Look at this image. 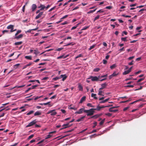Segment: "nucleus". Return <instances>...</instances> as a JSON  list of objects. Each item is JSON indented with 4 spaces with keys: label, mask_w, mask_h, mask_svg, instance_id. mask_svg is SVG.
<instances>
[{
    "label": "nucleus",
    "mask_w": 146,
    "mask_h": 146,
    "mask_svg": "<svg viewBox=\"0 0 146 146\" xmlns=\"http://www.w3.org/2000/svg\"><path fill=\"white\" fill-rule=\"evenodd\" d=\"M84 112L87 113V115L88 116L92 115L95 112L94 108H92L88 110L84 111Z\"/></svg>",
    "instance_id": "nucleus-1"
},
{
    "label": "nucleus",
    "mask_w": 146,
    "mask_h": 146,
    "mask_svg": "<svg viewBox=\"0 0 146 146\" xmlns=\"http://www.w3.org/2000/svg\"><path fill=\"white\" fill-rule=\"evenodd\" d=\"M91 79L92 81H98V80L99 78L97 76H90L88 78V79Z\"/></svg>",
    "instance_id": "nucleus-2"
},
{
    "label": "nucleus",
    "mask_w": 146,
    "mask_h": 146,
    "mask_svg": "<svg viewBox=\"0 0 146 146\" xmlns=\"http://www.w3.org/2000/svg\"><path fill=\"white\" fill-rule=\"evenodd\" d=\"M36 123V120H34L29 123V124L26 126V127H30L35 125Z\"/></svg>",
    "instance_id": "nucleus-3"
},
{
    "label": "nucleus",
    "mask_w": 146,
    "mask_h": 146,
    "mask_svg": "<svg viewBox=\"0 0 146 146\" xmlns=\"http://www.w3.org/2000/svg\"><path fill=\"white\" fill-rule=\"evenodd\" d=\"M86 110H85L84 108H82L80 109L78 111H76L75 112V114H80L82 113L83 111L84 112V111Z\"/></svg>",
    "instance_id": "nucleus-4"
},
{
    "label": "nucleus",
    "mask_w": 146,
    "mask_h": 146,
    "mask_svg": "<svg viewBox=\"0 0 146 146\" xmlns=\"http://www.w3.org/2000/svg\"><path fill=\"white\" fill-rule=\"evenodd\" d=\"M71 125H69V123H68L64 124L62 125V126L64 127H63L61 128L60 129V130H62L66 128H67L70 127Z\"/></svg>",
    "instance_id": "nucleus-5"
},
{
    "label": "nucleus",
    "mask_w": 146,
    "mask_h": 146,
    "mask_svg": "<svg viewBox=\"0 0 146 146\" xmlns=\"http://www.w3.org/2000/svg\"><path fill=\"white\" fill-rule=\"evenodd\" d=\"M56 133V131H53L50 132L49 133V134L47 135V137L45 138L46 139H47L50 138L52 135L50 134L53 133Z\"/></svg>",
    "instance_id": "nucleus-6"
},
{
    "label": "nucleus",
    "mask_w": 146,
    "mask_h": 146,
    "mask_svg": "<svg viewBox=\"0 0 146 146\" xmlns=\"http://www.w3.org/2000/svg\"><path fill=\"white\" fill-rule=\"evenodd\" d=\"M43 13V12H40L38 15L36 16V17L35 18V19H38L40 17H41V16L42 15Z\"/></svg>",
    "instance_id": "nucleus-7"
},
{
    "label": "nucleus",
    "mask_w": 146,
    "mask_h": 146,
    "mask_svg": "<svg viewBox=\"0 0 146 146\" xmlns=\"http://www.w3.org/2000/svg\"><path fill=\"white\" fill-rule=\"evenodd\" d=\"M37 6L35 4H33L32 6V11H34L36 8Z\"/></svg>",
    "instance_id": "nucleus-8"
},
{
    "label": "nucleus",
    "mask_w": 146,
    "mask_h": 146,
    "mask_svg": "<svg viewBox=\"0 0 146 146\" xmlns=\"http://www.w3.org/2000/svg\"><path fill=\"white\" fill-rule=\"evenodd\" d=\"M86 99V97L85 96H84L81 99L80 101L79 102V104H81L82 102L85 100Z\"/></svg>",
    "instance_id": "nucleus-9"
},
{
    "label": "nucleus",
    "mask_w": 146,
    "mask_h": 146,
    "mask_svg": "<svg viewBox=\"0 0 146 146\" xmlns=\"http://www.w3.org/2000/svg\"><path fill=\"white\" fill-rule=\"evenodd\" d=\"M68 56V55H66V56H64V55H61V56H60L58 57L57 58V59H60V58H66V57H67Z\"/></svg>",
    "instance_id": "nucleus-10"
},
{
    "label": "nucleus",
    "mask_w": 146,
    "mask_h": 146,
    "mask_svg": "<svg viewBox=\"0 0 146 146\" xmlns=\"http://www.w3.org/2000/svg\"><path fill=\"white\" fill-rule=\"evenodd\" d=\"M60 77L61 78H62V80L64 81L67 78V76H66V74L61 75H60Z\"/></svg>",
    "instance_id": "nucleus-11"
},
{
    "label": "nucleus",
    "mask_w": 146,
    "mask_h": 146,
    "mask_svg": "<svg viewBox=\"0 0 146 146\" xmlns=\"http://www.w3.org/2000/svg\"><path fill=\"white\" fill-rule=\"evenodd\" d=\"M85 117V116L82 117L80 118L77 119L76 121L78 122L82 121L83 119Z\"/></svg>",
    "instance_id": "nucleus-12"
},
{
    "label": "nucleus",
    "mask_w": 146,
    "mask_h": 146,
    "mask_svg": "<svg viewBox=\"0 0 146 146\" xmlns=\"http://www.w3.org/2000/svg\"><path fill=\"white\" fill-rule=\"evenodd\" d=\"M46 7L44 5L40 4V5L38 7V8H41L40 10H43Z\"/></svg>",
    "instance_id": "nucleus-13"
},
{
    "label": "nucleus",
    "mask_w": 146,
    "mask_h": 146,
    "mask_svg": "<svg viewBox=\"0 0 146 146\" xmlns=\"http://www.w3.org/2000/svg\"><path fill=\"white\" fill-rule=\"evenodd\" d=\"M23 36V35L22 34H21L17 36H16L15 37V38L16 39H19L22 38Z\"/></svg>",
    "instance_id": "nucleus-14"
},
{
    "label": "nucleus",
    "mask_w": 146,
    "mask_h": 146,
    "mask_svg": "<svg viewBox=\"0 0 146 146\" xmlns=\"http://www.w3.org/2000/svg\"><path fill=\"white\" fill-rule=\"evenodd\" d=\"M109 111L110 112H115L118 111L117 110H113L112 108H110L109 110Z\"/></svg>",
    "instance_id": "nucleus-15"
},
{
    "label": "nucleus",
    "mask_w": 146,
    "mask_h": 146,
    "mask_svg": "<svg viewBox=\"0 0 146 146\" xmlns=\"http://www.w3.org/2000/svg\"><path fill=\"white\" fill-rule=\"evenodd\" d=\"M23 43L22 41H19L15 42L14 43V45H20L22 44Z\"/></svg>",
    "instance_id": "nucleus-16"
},
{
    "label": "nucleus",
    "mask_w": 146,
    "mask_h": 146,
    "mask_svg": "<svg viewBox=\"0 0 146 146\" xmlns=\"http://www.w3.org/2000/svg\"><path fill=\"white\" fill-rule=\"evenodd\" d=\"M33 64V63L32 62H30L28 64H27L24 66V67H23V69H24L26 68L27 67L31 66Z\"/></svg>",
    "instance_id": "nucleus-17"
},
{
    "label": "nucleus",
    "mask_w": 146,
    "mask_h": 146,
    "mask_svg": "<svg viewBox=\"0 0 146 146\" xmlns=\"http://www.w3.org/2000/svg\"><path fill=\"white\" fill-rule=\"evenodd\" d=\"M100 116V115H99L96 114L95 115H94L91 117L90 118H94V119H96V118H97L98 117Z\"/></svg>",
    "instance_id": "nucleus-18"
},
{
    "label": "nucleus",
    "mask_w": 146,
    "mask_h": 146,
    "mask_svg": "<svg viewBox=\"0 0 146 146\" xmlns=\"http://www.w3.org/2000/svg\"><path fill=\"white\" fill-rule=\"evenodd\" d=\"M109 99H110V98H108L107 99H106V100H103V101H100V103L102 104V103H105L106 102L108 101L109 100Z\"/></svg>",
    "instance_id": "nucleus-19"
},
{
    "label": "nucleus",
    "mask_w": 146,
    "mask_h": 146,
    "mask_svg": "<svg viewBox=\"0 0 146 146\" xmlns=\"http://www.w3.org/2000/svg\"><path fill=\"white\" fill-rule=\"evenodd\" d=\"M41 113L40 112L38 111H36L34 114L35 116H37L41 115Z\"/></svg>",
    "instance_id": "nucleus-20"
},
{
    "label": "nucleus",
    "mask_w": 146,
    "mask_h": 146,
    "mask_svg": "<svg viewBox=\"0 0 146 146\" xmlns=\"http://www.w3.org/2000/svg\"><path fill=\"white\" fill-rule=\"evenodd\" d=\"M14 27V25H8L7 27V29H11L12 28H13Z\"/></svg>",
    "instance_id": "nucleus-21"
},
{
    "label": "nucleus",
    "mask_w": 146,
    "mask_h": 146,
    "mask_svg": "<svg viewBox=\"0 0 146 146\" xmlns=\"http://www.w3.org/2000/svg\"><path fill=\"white\" fill-rule=\"evenodd\" d=\"M101 109V107L99 106L98 105L97 106L96 108H94V111L95 110L100 111V110Z\"/></svg>",
    "instance_id": "nucleus-22"
},
{
    "label": "nucleus",
    "mask_w": 146,
    "mask_h": 146,
    "mask_svg": "<svg viewBox=\"0 0 146 146\" xmlns=\"http://www.w3.org/2000/svg\"><path fill=\"white\" fill-rule=\"evenodd\" d=\"M25 58L30 60H32V56H25Z\"/></svg>",
    "instance_id": "nucleus-23"
},
{
    "label": "nucleus",
    "mask_w": 146,
    "mask_h": 146,
    "mask_svg": "<svg viewBox=\"0 0 146 146\" xmlns=\"http://www.w3.org/2000/svg\"><path fill=\"white\" fill-rule=\"evenodd\" d=\"M96 94L94 93H92L91 94V97H93L95 99H97L98 98L96 97Z\"/></svg>",
    "instance_id": "nucleus-24"
},
{
    "label": "nucleus",
    "mask_w": 146,
    "mask_h": 146,
    "mask_svg": "<svg viewBox=\"0 0 146 146\" xmlns=\"http://www.w3.org/2000/svg\"><path fill=\"white\" fill-rule=\"evenodd\" d=\"M34 112V111L33 110H31L28 112L27 114V115H29L33 113Z\"/></svg>",
    "instance_id": "nucleus-25"
},
{
    "label": "nucleus",
    "mask_w": 146,
    "mask_h": 146,
    "mask_svg": "<svg viewBox=\"0 0 146 146\" xmlns=\"http://www.w3.org/2000/svg\"><path fill=\"white\" fill-rule=\"evenodd\" d=\"M107 85L106 83L102 84H101V86L103 88H105Z\"/></svg>",
    "instance_id": "nucleus-26"
},
{
    "label": "nucleus",
    "mask_w": 146,
    "mask_h": 146,
    "mask_svg": "<svg viewBox=\"0 0 146 146\" xmlns=\"http://www.w3.org/2000/svg\"><path fill=\"white\" fill-rule=\"evenodd\" d=\"M78 87L80 91H82L83 90V87L80 84L79 85Z\"/></svg>",
    "instance_id": "nucleus-27"
},
{
    "label": "nucleus",
    "mask_w": 146,
    "mask_h": 146,
    "mask_svg": "<svg viewBox=\"0 0 146 146\" xmlns=\"http://www.w3.org/2000/svg\"><path fill=\"white\" fill-rule=\"evenodd\" d=\"M116 67V65L115 64H113L110 66V68L111 69H113Z\"/></svg>",
    "instance_id": "nucleus-28"
},
{
    "label": "nucleus",
    "mask_w": 146,
    "mask_h": 146,
    "mask_svg": "<svg viewBox=\"0 0 146 146\" xmlns=\"http://www.w3.org/2000/svg\"><path fill=\"white\" fill-rule=\"evenodd\" d=\"M96 46V44H94L92 46H90V48L88 49L89 50H91L92 49L94 48Z\"/></svg>",
    "instance_id": "nucleus-29"
},
{
    "label": "nucleus",
    "mask_w": 146,
    "mask_h": 146,
    "mask_svg": "<svg viewBox=\"0 0 146 146\" xmlns=\"http://www.w3.org/2000/svg\"><path fill=\"white\" fill-rule=\"evenodd\" d=\"M97 9V8H96L95 9H94L93 10H91V11H89L87 13L89 14L90 13H93L94 12H95L96 11V10Z\"/></svg>",
    "instance_id": "nucleus-30"
},
{
    "label": "nucleus",
    "mask_w": 146,
    "mask_h": 146,
    "mask_svg": "<svg viewBox=\"0 0 146 146\" xmlns=\"http://www.w3.org/2000/svg\"><path fill=\"white\" fill-rule=\"evenodd\" d=\"M103 93L102 91L101 90H99V92L98 93V95H99L100 96H104V95L102 94V93Z\"/></svg>",
    "instance_id": "nucleus-31"
},
{
    "label": "nucleus",
    "mask_w": 146,
    "mask_h": 146,
    "mask_svg": "<svg viewBox=\"0 0 146 146\" xmlns=\"http://www.w3.org/2000/svg\"><path fill=\"white\" fill-rule=\"evenodd\" d=\"M61 78V77H60V76L59 77H56L55 78H53V80H54L55 81L59 79H60Z\"/></svg>",
    "instance_id": "nucleus-32"
},
{
    "label": "nucleus",
    "mask_w": 146,
    "mask_h": 146,
    "mask_svg": "<svg viewBox=\"0 0 146 146\" xmlns=\"http://www.w3.org/2000/svg\"><path fill=\"white\" fill-rule=\"evenodd\" d=\"M105 119H103L102 120L101 122L100 123V125H102L104 123L105 121Z\"/></svg>",
    "instance_id": "nucleus-33"
},
{
    "label": "nucleus",
    "mask_w": 146,
    "mask_h": 146,
    "mask_svg": "<svg viewBox=\"0 0 146 146\" xmlns=\"http://www.w3.org/2000/svg\"><path fill=\"white\" fill-rule=\"evenodd\" d=\"M87 106L88 107H94L95 106H93L92 105V104L91 103H88L87 104Z\"/></svg>",
    "instance_id": "nucleus-34"
},
{
    "label": "nucleus",
    "mask_w": 146,
    "mask_h": 146,
    "mask_svg": "<svg viewBox=\"0 0 146 146\" xmlns=\"http://www.w3.org/2000/svg\"><path fill=\"white\" fill-rule=\"evenodd\" d=\"M53 50V49H50L49 50H47L45 51H44V52L42 53L41 54H43L44 53H45V52H48L52 50Z\"/></svg>",
    "instance_id": "nucleus-35"
},
{
    "label": "nucleus",
    "mask_w": 146,
    "mask_h": 146,
    "mask_svg": "<svg viewBox=\"0 0 146 146\" xmlns=\"http://www.w3.org/2000/svg\"><path fill=\"white\" fill-rule=\"evenodd\" d=\"M21 32V30H18L17 32L15 33V36H17Z\"/></svg>",
    "instance_id": "nucleus-36"
},
{
    "label": "nucleus",
    "mask_w": 146,
    "mask_h": 146,
    "mask_svg": "<svg viewBox=\"0 0 146 146\" xmlns=\"http://www.w3.org/2000/svg\"><path fill=\"white\" fill-rule=\"evenodd\" d=\"M100 17V16L99 15H98L94 19V21L95 22L96 20L98 19Z\"/></svg>",
    "instance_id": "nucleus-37"
},
{
    "label": "nucleus",
    "mask_w": 146,
    "mask_h": 146,
    "mask_svg": "<svg viewBox=\"0 0 146 146\" xmlns=\"http://www.w3.org/2000/svg\"><path fill=\"white\" fill-rule=\"evenodd\" d=\"M50 102H48L46 103H43L44 105H48L49 106H52V105H51L50 104Z\"/></svg>",
    "instance_id": "nucleus-38"
},
{
    "label": "nucleus",
    "mask_w": 146,
    "mask_h": 146,
    "mask_svg": "<svg viewBox=\"0 0 146 146\" xmlns=\"http://www.w3.org/2000/svg\"><path fill=\"white\" fill-rule=\"evenodd\" d=\"M74 44H73V43L72 42H71V43H69L67 44H66L65 45H64V46H68L69 45H73Z\"/></svg>",
    "instance_id": "nucleus-39"
},
{
    "label": "nucleus",
    "mask_w": 146,
    "mask_h": 146,
    "mask_svg": "<svg viewBox=\"0 0 146 146\" xmlns=\"http://www.w3.org/2000/svg\"><path fill=\"white\" fill-rule=\"evenodd\" d=\"M118 74H119L118 73L116 74L115 72H114L112 74V75L113 76V77H115V76H116Z\"/></svg>",
    "instance_id": "nucleus-40"
},
{
    "label": "nucleus",
    "mask_w": 146,
    "mask_h": 146,
    "mask_svg": "<svg viewBox=\"0 0 146 146\" xmlns=\"http://www.w3.org/2000/svg\"><path fill=\"white\" fill-rule=\"evenodd\" d=\"M34 135H33V134L31 135H30L28 137V140L34 137Z\"/></svg>",
    "instance_id": "nucleus-41"
},
{
    "label": "nucleus",
    "mask_w": 146,
    "mask_h": 146,
    "mask_svg": "<svg viewBox=\"0 0 146 146\" xmlns=\"http://www.w3.org/2000/svg\"><path fill=\"white\" fill-rule=\"evenodd\" d=\"M38 85H36L32 86L31 88V89H33L35 88L36 87H37Z\"/></svg>",
    "instance_id": "nucleus-42"
},
{
    "label": "nucleus",
    "mask_w": 146,
    "mask_h": 146,
    "mask_svg": "<svg viewBox=\"0 0 146 146\" xmlns=\"http://www.w3.org/2000/svg\"><path fill=\"white\" fill-rule=\"evenodd\" d=\"M34 51H35L34 52V54L36 55L38 54L39 53V52H38L37 50H35Z\"/></svg>",
    "instance_id": "nucleus-43"
},
{
    "label": "nucleus",
    "mask_w": 146,
    "mask_h": 146,
    "mask_svg": "<svg viewBox=\"0 0 146 146\" xmlns=\"http://www.w3.org/2000/svg\"><path fill=\"white\" fill-rule=\"evenodd\" d=\"M64 49L63 48H58L55 50L56 51H60Z\"/></svg>",
    "instance_id": "nucleus-44"
},
{
    "label": "nucleus",
    "mask_w": 146,
    "mask_h": 146,
    "mask_svg": "<svg viewBox=\"0 0 146 146\" xmlns=\"http://www.w3.org/2000/svg\"><path fill=\"white\" fill-rule=\"evenodd\" d=\"M82 56H83L82 55V54H79V55H78L77 56H76V57L75 58L77 59L78 58L82 57Z\"/></svg>",
    "instance_id": "nucleus-45"
},
{
    "label": "nucleus",
    "mask_w": 146,
    "mask_h": 146,
    "mask_svg": "<svg viewBox=\"0 0 146 146\" xmlns=\"http://www.w3.org/2000/svg\"><path fill=\"white\" fill-rule=\"evenodd\" d=\"M100 70V69L99 68H96L94 69V72H97Z\"/></svg>",
    "instance_id": "nucleus-46"
},
{
    "label": "nucleus",
    "mask_w": 146,
    "mask_h": 146,
    "mask_svg": "<svg viewBox=\"0 0 146 146\" xmlns=\"http://www.w3.org/2000/svg\"><path fill=\"white\" fill-rule=\"evenodd\" d=\"M68 24V22H67V21H65L64 23H61L60 25H65L67 24Z\"/></svg>",
    "instance_id": "nucleus-47"
},
{
    "label": "nucleus",
    "mask_w": 146,
    "mask_h": 146,
    "mask_svg": "<svg viewBox=\"0 0 146 146\" xmlns=\"http://www.w3.org/2000/svg\"><path fill=\"white\" fill-rule=\"evenodd\" d=\"M57 114L56 112V111H53L51 113V115H56Z\"/></svg>",
    "instance_id": "nucleus-48"
},
{
    "label": "nucleus",
    "mask_w": 146,
    "mask_h": 146,
    "mask_svg": "<svg viewBox=\"0 0 146 146\" xmlns=\"http://www.w3.org/2000/svg\"><path fill=\"white\" fill-rule=\"evenodd\" d=\"M144 79V78H141L139 79L137 82V83H139L142 81Z\"/></svg>",
    "instance_id": "nucleus-49"
},
{
    "label": "nucleus",
    "mask_w": 146,
    "mask_h": 146,
    "mask_svg": "<svg viewBox=\"0 0 146 146\" xmlns=\"http://www.w3.org/2000/svg\"><path fill=\"white\" fill-rule=\"evenodd\" d=\"M134 61L133 60H132L131 62L128 63V65H131L133 64Z\"/></svg>",
    "instance_id": "nucleus-50"
},
{
    "label": "nucleus",
    "mask_w": 146,
    "mask_h": 146,
    "mask_svg": "<svg viewBox=\"0 0 146 146\" xmlns=\"http://www.w3.org/2000/svg\"><path fill=\"white\" fill-rule=\"evenodd\" d=\"M105 8L106 9H110L112 8V7L111 6H107Z\"/></svg>",
    "instance_id": "nucleus-51"
},
{
    "label": "nucleus",
    "mask_w": 146,
    "mask_h": 146,
    "mask_svg": "<svg viewBox=\"0 0 146 146\" xmlns=\"http://www.w3.org/2000/svg\"><path fill=\"white\" fill-rule=\"evenodd\" d=\"M89 27V26L84 27L81 30H85L86 29H87Z\"/></svg>",
    "instance_id": "nucleus-52"
},
{
    "label": "nucleus",
    "mask_w": 146,
    "mask_h": 146,
    "mask_svg": "<svg viewBox=\"0 0 146 146\" xmlns=\"http://www.w3.org/2000/svg\"><path fill=\"white\" fill-rule=\"evenodd\" d=\"M126 39H127V37H124V38H121V40L122 41H126L127 40Z\"/></svg>",
    "instance_id": "nucleus-53"
},
{
    "label": "nucleus",
    "mask_w": 146,
    "mask_h": 146,
    "mask_svg": "<svg viewBox=\"0 0 146 146\" xmlns=\"http://www.w3.org/2000/svg\"><path fill=\"white\" fill-rule=\"evenodd\" d=\"M70 109H73L75 110H76L77 109V108L75 107H70L69 108Z\"/></svg>",
    "instance_id": "nucleus-54"
},
{
    "label": "nucleus",
    "mask_w": 146,
    "mask_h": 146,
    "mask_svg": "<svg viewBox=\"0 0 146 146\" xmlns=\"http://www.w3.org/2000/svg\"><path fill=\"white\" fill-rule=\"evenodd\" d=\"M128 74V70L125 71L123 73V75H125Z\"/></svg>",
    "instance_id": "nucleus-55"
},
{
    "label": "nucleus",
    "mask_w": 146,
    "mask_h": 146,
    "mask_svg": "<svg viewBox=\"0 0 146 146\" xmlns=\"http://www.w3.org/2000/svg\"><path fill=\"white\" fill-rule=\"evenodd\" d=\"M55 111L54 110H50L47 113V114H49L50 113H51L53 111Z\"/></svg>",
    "instance_id": "nucleus-56"
},
{
    "label": "nucleus",
    "mask_w": 146,
    "mask_h": 146,
    "mask_svg": "<svg viewBox=\"0 0 146 146\" xmlns=\"http://www.w3.org/2000/svg\"><path fill=\"white\" fill-rule=\"evenodd\" d=\"M133 67V66H132L129 68L128 69V73H129V72H130L131 71Z\"/></svg>",
    "instance_id": "nucleus-57"
},
{
    "label": "nucleus",
    "mask_w": 146,
    "mask_h": 146,
    "mask_svg": "<svg viewBox=\"0 0 146 146\" xmlns=\"http://www.w3.org/2000/svg\"><path fill=\"white\" fill-rule=\"evenodd\" d=\"M68 15H65L62 18H61L60 20L65 19V18H67V17H68Z\"/></svg>",
    "instance_id": "nucleus-58"
},
{
    "label": "nucleus",
    "mask_w": 146,
    "mask_h": 146,
    "mask_svg": "<svg viewBox=\"0 0 146 146\" xmlns=\"http://www.w3.org/2000/svg\"><path fill=\"white\" fill-rule=\"evenodd\" d=\"M139 101V100H136V101H134L133 102H132L131 103H129V105H131V104H133L134 103H135V102H137Z\"/></svg>",
    "instance_id": "nucleus-59"
},
{
    "label": "nucleus",
    "mask_w": 146,
    "mask_h": 146,
    "mask_svg": "<svg viewBox=\"0 0 146 146\" xmlns=\"http://www.w3.org/2000/svg\"><path fill=\"white\" fill-rule=\"evenodd\" d=\"M135 57L134 56H132L130 57H129L128 58V60H131L133 58H134Z\"/></svg>",
    "instance_id": "nucleus-60"
},
{
    "label": "nucleus",
    "mask_w": 146,
    "mask_h": 146,
    "mask_svg": "<svg viewBox=\"0 0 146 146\" xmlns=\"http://www.w3.org/2000/svg\"><path fill=\"white\" fill-rule=\"evenodd\" d=\"M56 6H54V7H53L51 8L49 10V11L50 12V11H52L53 10L56 8Z\"/></svg>",
    "instance_id": "nucleus-61"
},
{
    "label": "nucleus",
    "mask_w": 146,
    "mask_h": 146,
    "mask_svg": "<svg viewBox=\"0 0 146 146\" xmlns=\"http://www.w3.org/2000/svg\"><path fill=\"white\" fill-rule=\"evenodd\" d=\"M31 89V87L29 88L27 90H26L25 91V93H27Z\"/></svg>",
    "instance_id": "nucleus-62"
},
{
    "label": "nucleus",
    "mask_w": 146,
    "mask_h": 146,
    "mask_svg": "<svg viewBox=\"0 0 146 146\" xmlns=\"http://www.w3.org/2000/svg\"><path fill=\"white\" fill-rule=\"evenodd\" d=\"M103 64H106L107 63V60H104V59L103 60Z\"/></svg>",
    "instance_id": "nucleus-63"
},
{
    "label": "nucleus",
    "mask_w": 146,
    "mask_h": 146,
    "mask_svg": "<svg viewBox=\"0 0 146 146\" xmlns=\"http://www.w3.org/2000/svg\"><path fill=\"white\" fill-rule=\"evenodd\" d=\"M141 72V70H139L137 72H136L135 73V74H139Z\"/></svg>",
    "instance_id": "nucleus-64"
}]
</instances>
